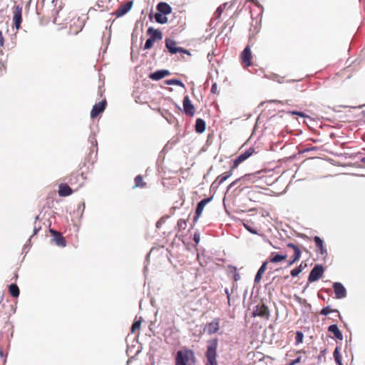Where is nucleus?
Listing matches in <instances>:
<instances>
[{"label":"nucleus","instance_id":"20e7f679","mask_svg":"<svg viewBox=\"0 0 365 365\" xmlns=\"http://www.w3.org/2000/svg\"><path fill=\"white\" fill-rule=\"evenodd\" d=\"M165 47L168 49V51L171 54H176L178 53H180L190 55V53L187 49H185L180 46H178L176 45V42L174 40L170 39L169 38H167L165 39Z\"/></svg>","mask_w":365,"mask_h":365},{"label":"nucleus","instance_id":"774afa93","mask_svg":"<svg viewBox=\"0 0 365 365\" xmlns=\"http://www.w3.org/2000/svg\"><path fill=\"white\" fill-rule=\"evenodd\" d=\"M361 162L365 163V157L361 158Z\"/></svg>","mask_w":365,"mask_h":365},{"label":"nucleus","instance_id":"37998d69","mask_svg":"<svg viewBox=\"0 0 365 365\" xmlns=\"http://www.w3.org/2000/svg\"><path fill=\"white\" fill-rule=\"evenodd\" d=\"M228 179V178L225 175V173L219 175L215 180L220 184H222L225 181H226Z\"/></svg>","mask_w":365,"mask_h":365},{"label":"nucleus","instance_id":"6e6552de","mask_svg":"<svg viewBox=\"0 0 365 365\" xmlns=\"http://www.w3.org/2000/svg\"><path fill=\"white\" fill-rule=\"evenodd\" d=\"M255 153V148L252 147L249 148L245 152L240 154L232 161V169H236L240 164L248 159Z\"/></svg>","mask_w":365,"mask_h":365},{"label":"nucleus","instance_id":"c85d7f7f","mask_svg":"<svg viewBox=\"0 0 365 365\" xmlns=\"http://www.w3.org/2000/svg\"><path fill=\"white\" fill-rule=\"evenodd\" d=\"M134 181H135V184L133 187V188H137V187L143 188L146 185V182H145L143 181V178L140 175H137L135 178Z\"/></svg>","mask_w":365,"mask_h":365},{"label":"nucleus","instance_id":"c756f323","mask_svg":"<svg viewBox=\"0 0 365 365\" xmlns=\"http://www.w3.org/2000/svg\"><path fill=\"white\" fill-rule=\"evenodd\" d=\"M230 272L232 274L233 279L235 282H237L240 279V275L237 272V267L234 265H228L227 266Z\"/></svg>","mask_w":365,"mask_h":365},{"label":"nucleus","instance_id":"ddd939ff","mask_svg":"<svg viewBox=\"0 0 365 365\" xmlns=\"http://www.w3.org/2000/svg\"><path fill=\"white\" fill-rule=\"evenodd\" d=\"M106 104L107 102L106 99L101 101L98 103H96L91 111V118H96L100 113L103 112L106 108Z\"/></svg>","mask_w":365,"mask_h":365},{"label":"nucleus","instance_id":"9d476101","mask_svg":"<svg viewBox=\"0 0 365 365\" xmlns=\"http://www.w3.org/2000/svg\"><path fill=\"white\" fill-rule=\"evenodd\" d=\"M332 287L336 299H341L346 297V289L342 283L339 282H334Z\"/></svg>","mask_w":365,"mask_h":365},{"label":"nucleus","instance_id":"423d86ee","mask_svg":"<svg viewBox=\"0 0 365 365\" xmlns=\"http://www.w3.org/2000/svg\"><path fill=\"white\" fill-rule=\"evenodd\" d=\"M22 11L23 8L20 5H14L12 7L13 24L16 30L21 28L22 23Z\"/></svg>","mask_w":365,"mask_h":365},{"label":"nucleus","instance_id":"a878e982","mask_svg":"<svg viewBox=\"0 0 365 365\" xmlns=\"http://www.w3.org/2000/svg\"><path fill=\"white\" fill-rule=\"evenodd\" d=\"M163 83L165 85H168H168H175V86H178L182 88H185V84L183 83V82L180 79H178V78L167 79V80L163 81Z\"/></svg>","mask_w":365,"mask_h":365},{"label":"nucleus","instance_id":"8fccbe9b","mask_svg":"<svg viewBox=\"0 0 365 365\" xmlns=\"http://www.w3.org/2000/svg\"><path fill=\"white\" fill-rule=\"evenodd\" d=\"M327 351V349H324L323 350H322L319 354V356H317V362L318 363H320L322 360V358L324 357L325 353Z\"/></svg>","mask_w":365,"mask_h":365},{"label":"nucleus","instance_id":"2f4dec72","mask_svg":"<svg viewBox=\"0 0 365 365\" xmlns=\"http://www.w3.org/2000/svg\"><path fill=\"white\" fill-rule=\"evenodd\" d=\"M9 291L10 294L13 297H18L19 295V293H20L19 289L16 284H10L9 287Z\"/></svg>","mask_w":365,"mask_h":365},{"label":"nucleus","instance_id":"e433bc0d","mask_svg":"<svg viewBox=\"0 0 365 365\" xmlns=\"http://www.w3.org/2000/svg\"><path fill=\"white\" fill-rule=\"evenodd\" d=\"M304 339V334L301 331H296V336H295V344L298 345L301 343H302Z\"/></svg>","mask_w":365,"mask_h":365},{"label":"nucleus","instance_id":"f03ea898","mask_svg":"<svg viewBox=\"0 0 365 365\" xmlns=\"http://www.w3.org/2000/svg\"><path fill=\"white\" fill-rule=\"evenodd\" d=\"M195 361V353L192 349L179 350L175 356V365H194Z\"/></svg>","mask_w":365,"mask_h":365},{"label":"nucleus","instance_id":"1a4fd4ad","mask_svg":"<svg viewBox=\"0 0 365 365\" xmlns=\"http://www.w3.org/2000/svg\"><path fill=\"white\" fill-rule=\"evenodd\" d=\"M133 1H128L123 4H121L112 14L119 18L127 14L133 7Z\"/></svg>","mask_w":365,"mask_h":365},{"label":"nucleus","instance_id":"09e8293b","mask_svg":"<svg viewBox=\"0 0 365 365\" xmlns=\"http://www.w3.org/2000/svg\"><path fill=\"white\" fill-rule=\"evenodd\" d=\"M241 181V178H237L235 180H234L233 182H232L227 187V190H226V192H229V190L232 188L235 185H236L239 182Z\"/></svg>","mask_w":365,"mask_h":365},{"label":"nucleus","instance_id":"f3484780","mask_svg":"<svg viewBox=\"0 0 365 365\" xmlns=\"http://www.w3.org/2000/svg\"><path fill=\"white\" fill-rule=\"evenodd\" d=\"M50 232L52 234V235L54 237V241L56 244L58 246L65 247L66 245V240L62 236V235L56 230H50Z\"/></svg>","mask_w":365,"mask_h":365},{"label":"nucleus","instance_id":"4be33fe9","mask_svg":"<svg viewBox=\"0 0 365 365\" xmlns=\"http://www.w3.org/2000/svg\"><path fill=\"white\" fill-rule=\"evenodd\" d=\"M294 298L296 299V301L301 305H302L304 307V310H303V313H309L310 311H311V309H312V306L309 303H308V302L307 301V299H302V297L297 296V295H294Z\"/></svg>","mask_w":365,"mask_h":365},{"label":"nucleus","instance_id":"58836bf2","mask_svg":"<svg viewBox=\"0 0 365 365\" xmlns=\"http://www.w3.org/2000/svg\"><path fill=\"white\" fill-rule=\"evenodd\" d=\"M219 186H220V184L215 180L210 185V192H212L214 195L217 192Z\"/></svg>","mask_w":365,"mask_h":365},{"label":"nucleus","instance_id":"a19ab883","mask_svg":"<svg viewBox=\"0 0 365 365\" xmlns=\"http://www.w3.org/2000/svg\"><path fill=\"white\" fill-rule=\"evenodd\" d=\"M149 78L153 81H159L160 80V70L155 71L154 73H151L149 74Z\"/></svg>","mask_w":365,"mask_h":365},{"label":"nucleus","instance_id":"680f3d73","mask_svg":"<svg viewBox=\"0 0 365 365\" xmlns=\"http://www.w3.org/2000/svg\"><path fill=\"white\" fill-rule=\"evenodd\" d=\"M224 291H225V294L227 296V300H228V304H230V294L228 288H225Z\"/></svg>","mask_w":365,"mask_h":365},{"label":"nucleus","instance_id":"aec40b11","mask_svg":"<svg viewBox=\"0 0 365 365\" xmlns=\"http://www.w3.org/2000/svg\"><path fill=\"white\" fill-rule=\"evenodd\" d=\"M206 129V123L202 118H197L195 124V130L197 133H202Z\"/></svg>","mask_w":365,"mask_h":365},{"label":"nucleus","instance_id":"6ab92c4d","mask_svg":"<svg viewBox=\"0 0 365 365\" xmlns=\"http://www.w3.org/2000/svg\"><path fill=\"white\" fill-rule=\"evenodd\" d=\"M58 195L61 197H66L73 193L71 188L65 183H61L58 186Z\"/></svg>","mask_w":365,"mask_h":365},{"label":"nucleus","instance_id":"338daca9","mask_svg":"<svg viewBox=\"0 0 365 365\" xmlns=\"http://www.w3.org/2000/svg\"><path fill=\"white\" fill-rule=\"evenodd\" d=\"M289 113H290L292 115H299L298 110H291V111H289Z\"/></svg>","mask_w":365,"mask_h":365},{"label":"nucleus","instance_id":"5fc2aeb1","mask_svg":"<svg viewBox=\"0 0 365 365\" xmlns=\"http://www.w3.org/2000/svg\"><path fill=\"white\" fill-rule=\"evenodd\" d=\"M259 307L258 305H257L255 307L254 310L252 312V317L259 316Z\"/></svg>","mask_w":365,"mask_h":365},{"label":"nucleus","instance_id":"0e129e2a","mask_svg":"<svg viewBox=\"0 0 365 365\" xmlns=\"http://www.w3.org/2000/svg\"><path fill=\"white\" fill-rule=\"evenodd\" d=\"M0 356L3 359V364H5L6 361V359L4 356L3 351H2L1 348H0Z\"/></svg>","mask_w":365,"mask_h":365},{"label":"nucleus","instance_id":"5701e85b","mask_svg":"<svg viewBox=\"0 0 365 365\" xmlns=\"http://www.w3.org/2000/svg\"><path fill=\"white\" fill-rule=\"evenodd\" d=\"M287 255L286 254H279L278 252H272L269 261L272 263H278L286 259Z\"/></svg>","mask_w":365,"mask_h":365},{"label":"nucleus","instance_id":"4468645a","mask_svg":"<svg viewBox=\"0 0 365 365\" xmlns=\"http://www.w3.org/2000/svg\"><path fill=\"white\" fill-rule=\"evenodd\" d=\"M255 6L260 9L261 11L257 14V17L259 18V20H256L255 24L253 23L251 24L250 31L253 32V34H256L259 31L262 16L264 11L263 6L260 4L258 1L257 3L255 4Z\"/></svg>","mask_w":365,"mask_h":365},{"label":"nucleus","instance_id":"13d9d810","mask_svg":"<svg viewBox=\"0 0 365 365\" xmlns=\"http://www.w3.org/2000/svg\"><path fill=\"white\" fill-rule=\"evenodd\" d=\"M168 22V19L167 17V15L161 14V25L167 24Z\"/></svg>","mask_w":365,"mask_h":365},{"label":"nucleus","instance_id":"49530a36","mask_svg":"<svg viewBox=\"0 0 365 365\" xmlns=\"http://www.w3.org/2000/svg\"><path fill=\"white\" fill-rule=\"evenodd\" d=\"M150 107L155 110H160V106L158 102H155L154 101H150Z\"/></svg>","mask_w":365,"mask_h":365},{"label":"nucleus","instance_id":"79ce46f5","mask_svg":"<svg viewBox=\"0 0 365 365\" xmlns=\"http://www.w3.org/2000/svg\"><path fill=\"white\" fill-rule=\"evenodd\" d=\"M178 227L180 230H185L187 227V222L182 219L179 220L178 222Z\"/></svg>","mask_w":365,"mask_h":365},{"label":"nucleus","instance_id":"3c124183","mask_svg":"<svg viewBox=\"0 0 365 365\" xmlns=\"http://www.w3.org/2000/svg\"><path fill=\"white\" fill-rule=\"evenodd\" d=\"M210 92L213 94L217 93V83H213L211 86Z\"/></svg>","mask_w":365,"mask_h":365},{"label":"nucleus","instance_id":"0eeeda50","mask_svg":"<svg viewBox=\"0 0 365 365\" xmlns=\"http://www.w3.org/2000/svg\"><path fill=\"white\" fill-rule=\"evenodd\" d=\"M180 109V108L178 107ZM182 112L190 117H192L195 115V108L192 103L188 96H185L182 100V109L180 108Z\"/></svg>","mask_w":365,"mask_h":365},{"label":"nucleus","instance_id":"39448f33","mask_svg":"<svg viewBox=\"0 0 365 365\" xmlns=\"http://www.w3.org/2000/svg\"><path fill=\"white\" fill-rule=\"evenodd\" d=\"M147 34L149 38L145 41L144 49H150L153 46L154 42L160 39V30L154 29L153 27H149L147 31Z\"/></svg>","mask_w":365,"mask_h":365},{"label":"nucleus","instance_id":"393cba45","mask_svg":"<svg viewBox=\"0 0 365 365\" xmlns=\"http://www.w3.org/2000/svg\"><path fill=\"white\" fill-rule=\"evenodd\" d=\"M334 312L337 313L339 319L341 321H342V317L341 316L339 311L338 309H331L330 306L324 307L320 311V314L324 316H327L330 313H334Z\"/></svg>","mask_w":365,"mask_h":365},{"label":"nucleus","instance_id":"473e14b6","mask_svg":"<svg viewBox=\"0 0 365 365\" xmlns=\"http://www.w3.org/2000/svg\"><path fill=\"white\" fill-rule=\"evenodd\" d=\"M177 138H172L168 142V143L163 147L161 153H167L169 150L172 149L173 147L177 143Z\"/></svg>","mask_w":365,"mask_h":365},{"label":"nucleus","instance_id":"7c9ffc66","mask_svg":"<svg viewBox=\"0 0 365 365\" xmlns=\"http://www.w3.org/2000/svg\"><path fill=\"white\" fill-rule=\"evenodd\" d=\"M78 177H79L78 173H72L68 177V183H70L71 185H77V187L80 186L81 184L78 183Z\"/></svg>","mask_w":365,"mask_h":365},{"label":"nucleus","instance_id":"bb28decb","mask_svg":"<svg viewBox=\"0 0 365 365\" xmlns=\"http://www.w3.org/2000/svg\"><path fill=\"white\" fill-rule=\"evenodd\" d=\"M333 356H334V361H335L336 365H343L342 358H341V355L340 354V349L339 346H336L334 349V351L333 353Z\"/></svg>","mask_w":365,"mask_h":365},{"label":"nucleus","instance_id":"b1692460","mask_svg":"<svg viewBox=\"0 0 365 365\" xmlns=\"http://www.w3.org/2000/svg\"><path fill=\"white\" fill-rule=\"evenodd\" d=\"M142 322V317H135L134 322L133 323L131 328H130V332L132 334H138L139 330L140 328Z\"/></svg>","mask_w":365,"mask_h":365},{"label":"nucleus","instance_id":"6e6d98bb","mask_svg":"<svg viewBox=\"0 0 365 365\" xmlns=\"http://www.w3.org/2000/svg\"><path fill=\"white\" fill-rule=\"evenodd\" d=\"M201 215H202V212H197V210H195V216L193 217V222H196L198 220V219L200 218V217L201 216Z\"/></svg>","mask_w":365,"mask_h":365},{"label":"nucleus","instance_id":"a211bd4d","mask_svg":"<svg viewBox=\"0 0 365 365\" xmlns=\"http://www.w3.org/2000/svg\"><path fill=\"white\" fill-rule=\"evenodd\" d=\"M220 323L218 319H215L207 324V330L209 334H213L218 331Z\"/></svg>","mask_w":365,"mask_h":365},{"label":"nucleus","instance_id":"a18cd8bd","mask_svg":"<svg viewBox=\"0 0 365 365\" xmlns=\"http://www.w3.org/2000/svg\"><path fill=\"white\" fill-rule=\"evenodd\" d=\"M160 3H158L157 5H156V10H157V12L154 15V18L155 19V21L157 23H160Z\"/></svg>","mask_w":365,"mask_h":365},{"label":"nucleus","instance_id":"f257e3e1","mask_svg":"<svg viewBox=\"0 0 365 365\" xmlns=\"http://www.w3.org/2000/svg\"><path fill=\"white\" fill-rule=\"evenodd\" d=\"M218 346V339L214 338L207 341V349L205 351L206 363L205 365H218L217 361V349Z\"/></svg>","mask_w":365,"mask_h":365},{"label":"nucleus","instance_id":"dca6fc26","mask_svg":"<svg viewBox=\"0 0 365 365\" xmlns=\"http://www.w3.org/2000/svg\"><path fill=\"white\" fill-rule=\"evenodd\" d=\"M267 264L268 261L263 262L262 265L258 269L254 279L255 284H258L261 281L262 275L267 268Z\"/></svg>","mask_w":365,"mask_h":365},{"label":"nucleus","instance_id":"de8ad7c7","mask_svg":"<svg viewBox=\"0 0 365 365\" xmlns=\"http://www.w3.org/2000/svg\"><path fill=\"white\" fill-rule=\"evenodd\" d=\"M196 245H198L200 240V234L198 231L195 232L192 237Z\"/></svg>","mask_w":365,"mask_h":365},{"label":"nucleus","instance_id":"4c0bfd02","mask_svg":"<svg viewBox=\"0 0 365 365\" xmlns=\"http://www.w3.org/2000/svg\"><path fill=\"white\" fill-rule=\"evenodd\" d=\"M241 181H250L254 182L255 181V175L254 174H246L242 177H240Z\"/></svg>","mask_w":365,"mask_h":365},{"label":"nucleus","instance_id":"9b49d317","mask_svg":"<svg viewBox=\"0 0 365 365\" xmlns=\"http://www.w3.org/2000/svg\"><path fill=\"white\" fill-rule=\"evenodd\" d=\"M242 63L247 67L250 66L252 64V52L249 45H247L241 53L240 55Z\"/></svg>","mask_w":365,"mask_h":365},{"label":"nucleus","instance_id":"f704fd0d","mask_svg":"<svg viewBox=\"0 0 365 365\" xmlns=\"http://www.w3.org/2000/svg\"><path fill=\"white\" fill-rule=\"evenodd\" d=\"M302 256V252H298L296 251V253H294V255L290 257V259L288 261L287 267H290L293 264H294L296 262L299 260Z\"/></svg>","mask_w":365,"mask_h":365},{"label":"nucleus","instance_id":"603ef678","mask_svg":"<svg viewBox=\"0 0 365 365\" xmlns=\"http://www.w3.org/2000/svg\"><path fill=\"white\" fill-rule=\"evenodd\" d=\"M301 359L302 357L300 356H297L296 359H294V360H292L289 363V365H295L298 363H299L301 361Z\"/></svg>","mask_w":365,"mask_h":365},{"label":"nucleus","instance_id":"bf43d9fd","mask_svg":"<svg viewBox=\"0 0 365 365\" xmlns=\"http://www.w3.org/2000/svg\"><path fill=\"white\" fill-rule=\"evenodd\" d=\"M234 170L235 169H232V165L230 170H228L227 172H225L224 173L229 178L230 177H231L232 175Z\"/></svg>","mask_w":365,"mask_h":365},{"label":"nucleus","instance_id":"72a5a7b5","mask_svg":"<svg viewBox=\"0 0 365 365\" xmlns=\"http://www.w3.org/2000/svg\"><path fill=\"white\" fill-rule=\"evenodd\" d=\"M307 267V264H304V267L302 266V264L292 269L290 272V275L292 277H297L304 269V267Z\"/></svg>","mask_w":365,"mask_h":365},{"label":"nucleus","instance_id":"2eb2a0df","mask_svg":"<svg viewBox=\"0 0 365 365\" xmlns=\"http://www.w3.org/2000/svg\"><path fill=\"white\" fill-rule=\"evenodd\" d=\"M329 332L332 333L334 334V338L337 340H343V334L342 331L339 329L338 325L336 324H332L329 325L327 328Z\"/></svg>","mask_w":365,"mask_h":365},{"label":"nucleus","instance_id":"412c9836","mask_svg":"<svg viewBox=\"0 0 365 365\" xmlns=\"http://www.w3.org/2000/svg\"><path fill=\"white\" fill-rule=\"evenodd\" d=\"M213 199V195H211L208 197H205L200 200L196 205L195 210L197 212H200L202 213L203 210L207 204H208L210 202H211Z\"/></svg>","mask_w":365,"mask_h":365},{"label":"nucleus","instance_id":"4d7b16f0","mask_svg":"<svg viewBox=\"0 0 365 365\" xmlns=\"http://www.w3.org/2000/svg\"><path fill=\"white\" fill-rule=\"evenodd\" d=\"M222 11H223V10H222V6H220L219 7L217 8L215 14H216L217 17L218 18L221 16Z\"/></svg>","mask_w":365,"mask_h":365},{"label":"nucleus","instance_id":"c03bdc74","mask_svg":"<svg viewBox=\"0 0 365 365\" xmlns=\"http://www.w3.org/2000/svg\"><path fill=\"white\" fill-rule=\"evenodd\" d=\"M287 246L289 248H292L293 250H294V253H296V251L298 252H302L301 250L299 248L298 246H297L296 245H294V243L292 242H288L287 244Z\"/></svg>","mask_w":365,"mask_h":365},{"label":"nucleus","instance_id":"c9c22d12","mask_svg":"<svg viewBox=\"0 0 365 365\" xmlns=\"http://www.w3.org/2000/svg\"><path fill=\"white\" fill-rule=\"evenodd\" d=\"M243 226L246 229V230H247L251 234L260 235V236L262 235V234H259L258 232V231L256 228L252 227L251 225H248L247 223H243Z\"/></svg>","mask_w":365,"mask_h":365},{"label":"nucleus","instance_id":"69168bd1","mask_svg":"<svg viewBox=\"0 0 365 365\" xmlns=\"http://www.w3.org/2000/svg\"><path fill=\"white\" fill-rule=\"evenodd\" d=\"M315 149H316V148H306V149L303 150L300 153H304L305 152H308V151H310V150H315Z\"/></svg>","mask_w":365,"mask_h":365},{"label":"nucleus","instance_id":"f8f14e48","mask_svg":"<svg viewBox=\"0 0 365 365\" xmlns=\"http://www.w3.org/2000/svg\"><path fill=\"white\" fill-rule=\"evenodd\" d=\"M313 241L315 244V246L317 249V252L325 258L327 255V250L324 246V240L319 236H314L313 237Z\"/></svg>","mask_w":365,"mask_h":365},{"label":"nucleus","instance_id":"cd10ccee","mask_svg":"<svg viewBox=\"0 0 365 365\" xmlns=\"http://www.w3.org/2000/svg\"><path fill=\"white\" fill-rule=\"evenodd\" d=\"M173 11V9L167 2L161 1V14L168 15Z\"/></svg>","mask_w":365,"mask_h":365},{"label":"nucleus","instance_id":"052dcab7","mask_svg":"<svg viewBox=\"0 0 365 365\" xmlns=\"http://www.w3.org/2000/svg\"><path fill=\"white\" fill-rule=\"evenodd\" d=\"M4 44V38L2 31L0 30V48L3 47Z\"/></svg>","mask_w":365,"mask_h":365},{"label":"nucleus","instance_id":"ea45409f","mask_svg":"<svg viewBox=\"0 0 365 365\" xmlns=\"http://www.w3.org/2000/svg\"><path fill=\"white\" fill-rule=\"evenodd\" d=\"M269 315V309L268 307L265 305L263 306V308L259 309V317H264L265 316Z\"/></svg>","mask_w":365,"mask_h":365},{"label":"nucleus","instance_id":"864d4df0","mask_svg":"<svg viewBox=\"0 0 365 365\" xmlns=\"http://www.w3.org/2000/svg\"><path fill=\"white\" fill-rule=\"evenodd\" d=\"M170 71L167 69H161V79L169 76Z\"/></svg>","mask_w":365,"mask_h":365},{"label":"nucleus","instance_id":"7ed1b4c3","mask_svg":"<svg viewBox=\"0 0 365 365\" xmlns=\"http://www.w3.org/2000/svg\"><path fill=\"white\" fill-rule=\"evenodd\" d=\"M324 267L321 264H315L311 269L307 280L309 283L318 281L324 274Z\"/></svg>","mask_w":365,"mask_h":365},{"label":"nucleus","instance_id":"e2e57ef3","mask_svg":"<svg viewBox=\"0 0 365 365\" xmlns=\"http://www.w3.org/2000/svg\"><path fill=\"white\" fill-rule=\"evenodd\" d=\"M298 113H299V115H297V116H299L303 118H309V116L307 114H305L304 112L298 111Z\"/></svg>","mask_w":365,"mask_h":365}]
</instances>
